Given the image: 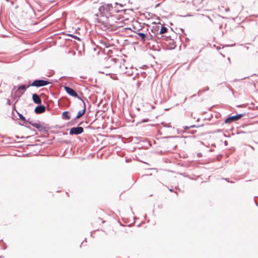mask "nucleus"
Wrapping results in <instances>:
<instances>
[{
  "mask_svg": "<svg viewBox=\"0 0 258 258\" xmlns=\"http://www.w3.org/2000/svg\"><path fill=\"white\" fill-rule=\"evenodd\" d=\"M115 5L117 6L118 4L115 3ZM99 11L101 15L99 20L104 25H113L114 22H116L114 17L119 11L116 8V6L113 7L111 4H104L99 8Z\"/></svg>",
  "mask_w": 258,
  "mask_h": 258,
  "instance_id": "nucleus-1",
  "label": "nucleus"
},
{
  "mask_svg": "<svg viewBox=\"0 0 258 258\" xmlns=\"http://www.w3.org/2000/svg\"><path fill=\"white\" fill-rule=\"evenodd\" d=\"M49 83L47 81H45L43 80H36L34 81L30 85L32 86H35L37 87H40L42 86H44L48 85Z\"/></svg>",
  "mask_w": 258,
  "mask_h": 258,
  "instance_id": "nucleus-2",
  "label": "nucleus"
},
{
  "mask_svg": "<svg viewBox=\"0 0 258 258\" xmlns=\"http://www.w3.org/2000/svg\"><path fill=\"white\" fill-rule=\"evenodd\" d=\"M244 115L243 114H239L236 115L229 116L227 117L225 120V123H230L235 121L238 120L240 119Z\"/></svg>",
  "mask_w": 258,
  "mask_h": 258,
  "instance_id": "nucleus-3",
  "label": "nucleus"
},
{
  "mask_svg": "<svg viewBox=\"0 0 258 258\" xmlns=\"http://www.w3.org/2000/svg\"><path fill=\"white\" fill-rule=\"evenodd\" d=\"M83 132L84 129L82 127H74L70 129V134L71 135H79L82 134Z\"/></svg>",
  "mask_w": 258,
  "mask_h": 258,
  "instance_id": "nucleus-4",
  "label": "nucleus"
},
{
  "mask_svg": "<svg viewBox=\"0 0 258 258\" xmlns=\"http://www.w3.org/2000/svg\"><path fill=\"white\" fill-rule=\"evenodd\" d=\"M64 89L66 92L70 95L81 99V98L78 96L77 93L72 88L69 87L65 86Z\"/></svg>",
  "mask_w": 258,
  "mask_h": 258,
  "instance_id": "nucleus-5",
  "label": "nucleus"
},
{
  "mask_svg": "<svg viewBox=\"0 0 258 258\" xmlns=\"http://www.w3.org/2000/svg\"><path fill=\"white\" fill-rule=\"evenodd\" d=\"M32 99L33 102L36 104H40L41 103V99L40 96L36 94H33Z\"/></svg>",
  "mask_w": 258,
  "mask_h": 258,
  "instance_id": "nucleus-6",
  "label": "nucleus"
},
{
  "mask_svg": "<svg viewBox=\"0 0 258 258\" xmlns=\"http://www.w3.org/2000/svg\"><path fill=\"white\" fill-rule=\"evenodd\" d=\"M120 68L122 69V71H123L124 73L126 74L127 75H129L132 74V72L131 71L128 70V68L125 65V61L124 60H123V63L122 64V66H120Z\"/></svg>",
  "mask_w": 258,
  "mask_h": 258,
  "instance_id": "nucleus-7",
  "label": "nucleus"
},
{
  "mask_svg": "<svg viewBox=\"0 0 258 258\" xmlns=\"http://www.w3.org/2000/svg\"><path fill=\"white\" fill-rule=\"evenodd\" d=\"M45 110V107L43 105L38 106L35 108V112L38 114L43 113Z\"/></svg>",
  "mask_w": 258,
  "mask_h": 258,
  "instance_id": "nucleus-8",
  "label": "nucleus"
},
{
  "mask_svg": "<svg viewBox=\"0 0 258 258\" xmlns=\"http://www.w3.org/2000/svg\"><path fill=\"white\" fill-rule=\"evenodd\" d=\"M30 123L34 127L37 128L39 131H41L43 130H44V127L39 123H31L30 122Z\"/></svg>",
  "mask_w": 258,
  "mask_h": 258,
  "instance_id": "nucleus-9",
  "label": "nucleus"
},
{
  "mask_svg": "<svg viewBox=\"0 0 258 258\" xmlns=\"http://www.w3.org/2000/svg\"><path fill=\"white\" fill-rule=\"evenodd\" d=\"M86 111V107L85 104H84V108L78 112L77 115L76 116V118H79L82 117L85 113Z\"/></svg>",
  "mask_w": 258,
  "mask_h": 258,
  "instance_id": "nucleus-10",
  "label": "nucleus"
},
{
  "mask_svg": "<svg viewBox=\"0 0 258 258\" xmlns=\"http://www.w3.org/2000/svg\"><path fill=\"white\" fill-rule=\"evenodd\" d=\"M137 34L141 37V39L143 41H145L146 38L147 37L146 35L143 33H138Z\"/></svg>",
  "mask_w": 258,
  "mask_h": 258,
  "instance_id": "nucleus-11",
  "label": "nucleus"
},
{
  "mask_svg": "<svg viewBox=\"0 0 258 258\" xmlns=\"http://www.w3.org/2000/svg\"><path fill=\"white\" fill-rule=\"evenodd\" d=\"M68 111H64L62 113V115L64 116L65 118L67 120H69L71 118V117L70 115H68Z\"/></svg>",
  "mask_w": 258,
  "mask_h": 258,
  "instance_id": "nucleus-12",
  "label": "nucleus"
},
{
  "mask_svg": "<svg viewBox=\"0 0 258 258\" xmlns=\"http://www.w3.org/2000/svg\"><path fill=\"white\" fill-rule=\"evenodd\" d=\"M167 29L166 27H165L164 26H162V28L160 31V33L161 34L165 33L167 32Z\"/></svg>",
  "mask_w": 258,
  "mask_h": 258,
  "instance_id": "nucleus-13",
  "label": "nucleus"
},
{
  "mask_svg": "<svg viewBox=\"0 0 258 258\" xmlns=\"http://www.w3.org/2000/svg\"><path fill=\"white\" fill-rule=\"evenodd\" d=\"M19 90H25L26 89V87L24 85H21L20 86L19 88H18Z\"/></svg>",
  "mask_w": 258,
  "mask_h": 258,
  "instance_id": "nucleus-14",
  "label": "nucleus"
},
{
  "mask_svg": "<svg viewBox=\"0 0 258 258\" xmlns=\"http://www.w3.org/2000/svg\"><path fill=\"white\" fill-rule=\"evenodd\" d=\"M71 36L73 37V38H74L76 39H77V40H79V41L80 40V39L78 37H77V36H74V35H71Z\"/></svg>",
  "mask_w": 258,
  "mask_h": 258,
  "instance_id": "nucleus-15",
  "label": "nucleus"
},
{
  "mask_svg": "<svg viewBox=\"0 0 258 258\" xmlns=\"http://www.w3.org/2000/svg\"><path fill=\"white\" fill-rule=\"evenodd\" d=\"M20 117L21 120H24L25 119V117L24 116H22V115H20Z\"/></svg>",
  "mask_w": 258,
  "mask_h": 258,
  "instance_id": "nucleus-16",
  "label": "nucleus"
},
{
  "mask_svg": "<svg viewBox=\"0 0 258 258\" xmlns=\"http://www.w3.org/2000/svg\"><path fill=\"white\" fill-rule=\"evenodd\" d=\"M191 127H195V125H191Z\"/></svg>",
  "mask_w": 258,
  "mask_h": 258,
  "instance_id": "nucleus-17",
  "label": "nucleus"
}]
</instances>
